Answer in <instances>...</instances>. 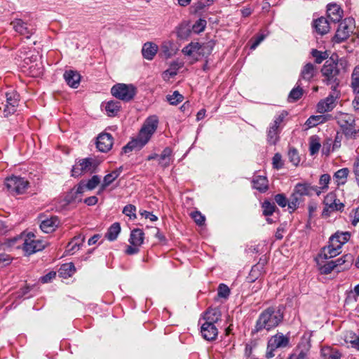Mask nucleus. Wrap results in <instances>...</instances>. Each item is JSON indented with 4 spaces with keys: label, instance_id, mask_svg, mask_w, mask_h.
<instances>
[{
    "label": "nucleus",
    "instance_id": "nucleus-26",
    "mask_svg": "<svg viewBox=\"0 0 359 359\" xmlns=\"http://www.w3.org/2000/svg\"><path fill=\"white\" fill-rule=\"evenodd\" d=\"M158 51V46L154 43H145L142 49L143 57L149 60L154 58Z\"/></svg>",
    "mask_w": 359,
    "mask_h": 359
},
{
    "label": "nucleus",
    "instance_id": "nucleus-51",
    "mask_svg": "<svg viewBox=\"0 0 359 359\" xmlns=\"http://www.w3.org/2000/svg\"><path fill=\"white\" fill-rule=\"evenodd\" d=\"M181 67V65L177 62H172L170 68L164 72V76H169V78L173 77L177 75L179 69Z\"/></svg>",
    "mask_w": 359,
    "mask_h": 359
},
{
    "label": "nucleus",
    "instance_id": "nucleus-55",
    "mask_svg": "<svg viewBox=\"0 0 359 359\" xmlns=\"http://www.w3.org/2000/svg\"><path fill=\"white\" fill-rule=\"evenodd\" d=\"M352 260H353L352 255L350 254H346L335 260H333V262H334V264H335V267L337 269L338 266H341V265L344 264L346 262L351 263L352 262Z\"/></svg>",
    "mask_w": 359,
    "mask_h": 359
},
{
    "label": "nucleus",
    "instance_id": "nucleus-48",
    "mask_svg": "<svg viewBox=\"0 0 359 359\" xmlns=\"http://www.w3.org/2000/svg\"><path fill=\"white\" fill-rule=\"evenodd\" d=\"M263 215L265 216H271L275 211L276 205L273 203L265 201L262 203Z\"/></svg>",
    "mask_w": 359,
    "mask_h": 359
},
{
    "label": "nucleus",
    "instance_id": "nucleus-15",
    "mask_svg": "<svg viewBox=\"0 0 359 359\" xmlns=\"http://www.w3.org/2000/svg\"><path fill=\"white\" fill-rule=\"evenodd\" d=\"M83 193V187L78 184L65 195L64 200L67 204L79 203L82 201Z\"/></svg>",
    "mask_w": 359,
    "mask_h": 359
},
{
    "label": "nucleus",
    "instance_id": "nucleus-12",
    "mask_svg": "<svg viewBox=\"0 0 359 359\" xmlns=\"http://www.w3.org/2000/svg\"><path fill=\"white\" fill-rule=\"evenodd\" d=\"M113 144L114 138L109 133H102L97 137L96 147L101 152L107 153L110 151Z\"/></svg>",
    "mask_w": 359,
    "mask_h": 359
},
{
    "label": "nucleus",
    "instance_id": "nucleus-30",
    "mask_svg": "<svg viewBox=\"0 0 359 359\" xmlns=\"http://www.w3.org/2000/svg\"><path fill=\"white\" fill-rule=\"evenodd\" d=\"M172 151L170 147H165L158 158V164L162 168H168L172 160Z\"/></svg>",
    "mask_w": 359,
    "mask_h": 359
},
{
    "label": "nucleus",
    "instance_id": "nucleus-27",
    "mask_svg": "<svg viewBox=\"0 0 359 359\" xmlns=\"http://www.w3.org/2000/svg\"><path fill=\"white\" fill-rule=\"evenodd\" d=\"M253 188L261 193L266 192L269 189L268 180L264 176L257 175L252 180Z\"/></svg>",
    "mask_w": 359,
    "mask_h": 359
},
{
    "label": "nucleus",
    "instance_id": "nucleus-56",
    "mask_svg": "<svg viewBox=\"0 0 359 359\" xmlns=\"http://www.w3.org/2000/svg\"><path fill=\"white\" fill-rule=\"evenodd\" d=\"M191 216L198 225L202 226L204 224L205 218L199 211L192 212Z\"/></svg>",
    "mask_w": 359,
    "mask_h": 359
},
{
    "label": "nucleus",
    "instance_id": "nucleus-46",
    "mask_svg": "<svg viewBox=\"0 0 359 359\" xmlns=\"http://www.w3.org/2000/svg\"><path fill=\"white\" fill-rule=\"evenodd\" d=\"M262 271H263L262 270V265H260V264L254 265L252 267L251 271L249 274V277H248L249 281L254 282L255 280H257L259 278V276L262 274Z\"/></svg>",
    "mask_w": 359,
    "mask_h": 359
},
{
    "label": "nucleus",
    "instance_id": "nucleus-3",
    "mask_svg": "<svg viewBox=\"0 0 359 359\" xmlns=\"http://www.w3.org/2000/svg\"><path fill=\"white\" fill-rule=\"evenodd\" d=\"M137 92V88L133 84L118 83L111 88V93L114 97L126 102L133 100Z\"/></svg>",
    "mask_w": 359,
    "mask_h": 359
},
{
    "label": "nucleus",
    "instance_id": "nucleus-6",
    "mask_svg": "<svg viewBox=\"0 0 359 359\" xmlns=\"http://www.w3.org/2000/svg\"><path fill=\"white\" fill-rule=\"evenodd\" d=\"M286 115L287 114L285 111H283L281 114L276 116L273 123L269 125L266 130V140L269 144L275 145L279 141V135L282 130L280 124L283 121Z\"/></svg>",
    "mask_w": 359,
    "mask_h": 359
},
{
    "label": "nucleus",
    "instance_id": "nucleus-42",
    "mask_svg": "<svg viewBox=\"0 0 359 359\" xmlns=\"http://www.w3.org/2000/svg\"><path fill=\"white\" fill-rule=\"evenodd\" d=\"M301 201L302 196L293 191L288 199V208L291 210V212L294 211L299 207Z\"/></svg>",
    "mask_w": 359,
    "mask_h": 359
},
{
    "label": "nucleus",
    "instance_id": "nucleus-37",
    "mask_svg": "<svg viewBox=\"0 0 359 359\" xmlns=\"http://www.w3.org/2000/svg\"><path fill=\"white\" fill-rule=\"evenodd\" d=\"M317 264L322 274H330L333 270L336 269L333 260L330 262H323L317 260Z\"/></svg>",
    "mask_w": 359,
    "mask_h": 359
},
{
    "label": "nucleus",
    "instance_id": "nucleus-52",
    "mask_svg": "<svg viewBox=\"0 0 359 359\" xmlns=\"http://www.w3.org/2000/svg\"><path fill=\"white\" fill-rule=\"evenodd\" d=\"M351 86L353 90L358 89L359 86V65L356 66L351 75Z\"/></svg>",
    "mask_w": 359,
    "mask_h": 359
},
{
    "label": "nucleus",
    "instance_id": "nucleus-43",
    "mask_svg": "<svg viewBox=\"0 0 359 359\" xmlns=\"http://www.w3.org/2000/svg\"><path fill=\"white\" fill-rule=\"evenodd\" d=\"M321 145L318 137H311L309 142V151L311 156L318 153Z\"/></svg>",
    "mask_w": 359,
    "mask_h": 359
},
{
    "label": "nucleus",
    "instance_id": "nucleus-31",
    "mask_svg": "<svg viewBox=\"0 0 359 359\" xmlns=\"http://www.w3.org/2000/svg\"><path fill=\"white\" fill-rule=\"evenodd\" d=\"M331 117L330 115H316L311 116L306 121L305 126H307V128H311L318 126V124L323 123L326 122L329 118Z\"/></svg>",
    "mask_w": 359,
    "mask_h": 359
},
{
    "label": "nucleus",
    "instance_id": "nucleus-38",
    "mask_svg": "<svg viewBox=\"0 0 359 359\" xmlns=\"http://www.w3.org/2000/svg\"><path fill=\"white\" fill-rule=\"evenodd\" d=\"M121 109V103L118 101H109L106 104L105 110L109 116H115Z\"/></svg>",
    "mask_w": 359,
    "mask_h": 359
},
{
    "label": "nucleus",
    "instance_id": "nucleus-5",
    "mask_svg": "<svg viewBox=\"0 0 359 359\" xmlns=\"http://www.w3.org/2000/svg\"><path fill=\"white\" fill-rule=\"evenodd\" d=\"M29 182L19 176H11L5 179L4 186L12 195L22 194L29 187Z\"/></svg>",
    "mask_w": 359,
    "mask_h": 359
},
{
    "label": "nucleus",
    "instance_id": "nucleus-64",
    "mask_svg": "<svg viewBox=\"0 0 359 359\" xmlns=\"http://www.w3.org/2000/svg\"><path fill=\"white\" fill-rule=\"evenodd\" d=\"M81 246H79L77 243H74L73 241H70L67 246V251L73 255L76 251L79 250Z\"/></svg>",
    "mask_w": 359,
    "mask_h": 359
},
{
    "label": "nucleus",
    "instance_id": "nucleus-40",
    "mask_svg": "<svg viewBox=\"0 0 359 359\" xmlns=\"http://www.w3.org/2000/svg\"><path fill=\"white\" fill-rule=\"evenodd\" d=\"M34 245L33 247H26L27 248V255H29L33 253H35L38 251H41L43 250L47 245V243L41 240H34Z\"/></svg>",
    "mask_w": 359,
    "mask_h": 359
},
{
    "label": "nucleus",
    "instance_id": "nucleus-7",
    "mask_svg": "<svg viewBox=\"0 0 359 359\" xmlns=\"http://www.w3.org/2000/svg\"><path fill=\"white\" fill-rule=\"evenodd\" d=\"M289 341L290 338L280 332L271 337L267 343L266 357L267 358L274 357V351L278 348H285L289 344Z\"/></svg>",
    "mask_w": 359,
    "mask_h": 359
},
{
    "label": "nucleus",
    "instance_id": "nucleus-1",
    "mask_svg": "<svg viewBox=\"0 0 359 359\" xmlns=\"http://www.w3.org/2000/svg\"><path fill=\"white\" fill-rule=\"evenodd\" d=\"M283 320V307L270 306L264 310L259 316L255 328L252 330L254 334L266 329L270 330L276 327Z\"/></svg>",
    "mask_w": 359,
    "mask_h": 359
},
{
    "label": "nucleus",
    "instance_id": "nucleus-49",
    "mask_svg": "<svg viewBox=\"0 0 359 359\" xmlns=\"http://www.w3.org/2000/svg\"><path fill=\"white\" fill-rule=\"evenodd\" d=\"M350 334L351 336L349 337L348 336L346 337V342L349 343L353 348L359 352V336L353 332H351Z\"/></svg>",
    "mask_w": 359,
    "mask_h": 359
},
{
    "label": "nucleus",
    "instance_id": "nucleus-20",
    "mask_svg": "<svg viewBox=\"0 0 359 359\" xmlns=\"http://www.w3.org/2000/svg\"><path fill=\"white\" fill-rule=\"evenodd\" d=\"M63 76L69 86L73 88H77L79 87L81 81V76L76 71H66L64 73Z\"/></svg>",
    "mask_w": 359,
    "mask_h": 359
},
{
    "label": "nucleus",
    "instance_id": "nucleus-23",
    "mask_svg": "<svg viewBox=\"0 0 359 359\" xmlns=\"http://www.w3.org/2000/svg\"><path fill=\"white\" fill-rule=\"evenodd\" d=\"M59 224V220L57 217H52L49 219H46L40 224V229L42 231L49 233L55 231V228Z\"/></svg>",
    "mask_w": 359,
    "mask_h": 359
},
{
    "label": "nucleus",
    "instance_id": "nucleus-21",
    "mask_svg": "<svg viewBox=\"0 0 359 359\" xmlns=\"http://www.w3.org/2000/svg\"><path fill=\"white\" fill-rule=\"evenodd\" d=\"M335 97L333 95H329L325 100L320 101L317 104V111L319 113H325L332 111L335 107Z\"/></svg>",
    "mask_w": 359,
    "mask_h": 359
},
{
    "label": "nucleus",
    "instance_id": "nucleus-39",
    "mask_svg": "<svg viewBox=\"0 0 359 359\" xmlns=\"http://www.w3.org/2000/svg\"><path fill=\"white\" fill-rule=\"evenodd\" d=\"M75 270L74 264L70 262L62 264L60 268L59 273L62 277H70L74 274Z\"/></svg>",
    "mask_w": 359,
    "mask_h": 359
},
{
    "label": "nucleus",
    "instance_id": "nucleus-58",
    "mask_svg": "<svg viewBox=\"0 0 359 359\" xmlns=\"http://www.w3.org/2000/svg\"><path fill=\"white\" fill-rule=\"evenodd\" d=\"M276 203L281 208H285L288 205V199L283 194H276L274 197Z\"/></svg>",
    "mask_w": 359,
    "mask_h": 359
},
{
    "label": "nucleus",
    "instance_id": "nucleus-28",
    "mask_svg": "<svg viewBox=\"0 0 359 359\" xmlns=\"http://www.w3.org/2000/svg\"><path fill=\"white\" fill-rule=\"evenodd\" d=\"M349 172L350 171L347 168H341L334 172L333 178L337 187L346 183Z\"/></svg>",
    "mask_w": 359,
    "mask_h": 359
},
{
    "label": "nucleus",
    "instance_id": "nucleus-53",
    "mask_svg": "<svg viewBox=\"0 0 359 359\" xmlns=\"http://www.w3.org/2000/svg\"><path fill=\"white\" fill-rule=\"evenodd\" d=\"M230 294V289L229 287L224 284H219L217 289V295L219 297L227 299Z\"/></svg>",
    "mask_w": 359,
    "mask_h": 359
},
{
    "label": "nucleus",
    "instance_id": "nucleus-62",
    "mask_svg": "<svg viewBox=\"0 0 359 359\" xmlns=\"http://www.w3.org/2000/svg\"><path fill=\"white\" fill-rule=\"evenodd\" d=\"M55 277H56V272L55 271H50L45 276H41L40 278V281L42 283H47L48 282H50Z\"/></svg>",
    "mask_w": 359,
    "mask_h": 359
},
{
    "label": "nucleus",
    "instance_id": "nucleus-19",
    "mask_svg": "<svg viewBox=\"0 0 359 359\" xmlns=\"http://www.w3.org/2000/svg\"><path fill=\"white\" fill-rule=\"evenodd\" d=\"M313 27L316 32L320 35L327 34L330 29V22L327 18L324 17L318 18L313 20Z\"/></svg>",
    "mask_w": 359,
    "mask_h": 359
},
{
    "label": "nucleus",
    "instance_id": "nucleus-61",
    "mask_svg": "<svg viewBox=\"0 0 359 359\" xmlns=\"http://www.w3.org/2000/svg\"><path fill=\"white\" fill-rule=\"evenodd\" d=\"M337 200L338 198H337L335 194L332 192L327 194L323 201L324 207H327L330 203L332 204Z\"/></svg>",
    "mask_w": 359,
    "mask_h": 359
},
{
    "label": "nucleus",
    "instance_id": "nucleus-34",
    "mask_svg": "<svg viewBox=\"0 0 359 359\" xmlns=\"http://www.w3.org/2000/svg\"><path fill=\"white\" fill-rule=\"evenodd\" d=\"M100 183V178L98 175H93L87 182L81 180L79 184L83 187V190L85 192L86 190H93Z\"/></svg>",
    "mask_w": 359,
    "mask_h": 359
},
{
    "label": "nucleus",
    "instance_id": "nucleus-45",
    "mask_svg": "<svg viewBox=\"0 0 359 359\" xmlns=\"http://www.w3.org/2000/svg\"><path fill=\"white\" fill-rule=\"evenodd\" d=\"M183 95H181L178 91L175 90L172 95H168L166 99L168 102L172 105H177L183 100Z\"/></svg>",
    "mask_w": 359,
    "mask_h": 359
},
{
    "label": "nucleus",
    "instance_id": "nucleus-32",
    "mask_svg": "<svg viewBox=\"0 0 359 359\" xmlns=\"http://www.w3.org/2000/svg\"><path fill=\"white\" fill-rule=\"evenodd\" d=\"M220 318L221 313L219 309H208L205 313L204 320L206 323L215 325V323L220 320Z\"/></svg>",
    "mask_w": 359,
    "mask_h": 359
},
{
    "label": "nucleus",
    "instance_id": "nucleus-10",
    "mask_svg": "<svg viewBox=\"0 0 359 359\" xmlns=\"http://www.w3.org/2000/svg\"><path fill=\"white\" fill-rule=\"evenodd\" d=\"M35 237L33 233H28L27 234L26 238H24L23 236L20 235L17 237H14L11 239H8L6 244L9 247H13L18 242H20L21 244L16 245L17 248H20L22 245V250L25 251L27 255V248L26 247H33L34 245V238Z\"/></svg>",
    "mask_w": 359,
    "mask_h": 359
},
{
    "label": "nucleus",
    "instance_id": "nucleus-33",
    "mask_svg": "<svg viewBox=\"0 0 359 359\" xmlns=\"http://www.w3.org/2000/svg\"><path fill=\"white\" fill-rule=\"evenodd\" d=\"M144 233L140 229H135L131 231L129 242L133 245L140 246L144 241Z\"/></svg>",
    "mask_w": 359,
    "mask_h": 359
},
{
    "label": "nucleus",
    "instance_id": "nucleus-13",
    "mask_svg": "<svg viewBox=\"0 0 359 359\" xmlns=\"http://www.w3.org/2000/svg\"><path fill=\"white\" fill-rule=\"evenodd\" d=\"M11 25L16 32L25 36L27 39H29L35 32L33 26L25 22L21 19L15 20L11 22Z\"/></svg>",
    "mask_w": 359,
    "mask_h": 359
},
{
    "label": "nucleus",
    "instance_id": "nucleus-11",
    "mask_svg": "<svg viewBox=\"0 0 359 359\" xmlns=\"http://www.w3.org/2000/svg\"><path fill=\"white\" fill-rule=\"evenodd\" d=\"M6 103L4 106V114L5 116H8L15 112L16 108L18 106L19 95L14 92L6 93Z\"/></svg>",
    "mask_w": 359,
    "mask_h": 359
},
{
    "label": "nucleus",
    "instance_id": "nucleus-47",
    "mask_svg": "<svg viewBox=\"0 0 359 359\" xmlns=\"http://www.w3.org/2000/svg\"><path fill=\"white\" fill-rule=\"evenodd\" d=\"M331 181V177L329 174L325 173L320 175L319 179V189L323 191H325L329 188V184Z\"/></svg>",
    "mask_w": 359,
    "mask_h": 359
},
{
    "label": "nucleus",
    "instance_id": "nucleus-36",
    "mask_svg": "<svg viewBox=\"0 0 359 359\" xmlns=\"http://www.w3.org/2000/svg\"><path fill=\"white\" fill-rule=\"evenodd\" d=\"M121 231V226L118 222L114 223L108 229L107 232L105 234V238L110 241H113L116 239L118 235Z\"/></svg>",
    "mask_w": 359,
    "mask_h": 359
},
{
    "label": "nucleus",
    "instance_id": "nucleus-24",
    "mask_svg": "<svg viewBox=\"0 0 359 359\" xmlns=\"http://www.w3.org/2000/svg\"><path fill=\"white\" fill-rule=\"evenodd\" d=\"M304 85L303 83L297 81L296 86L291 90L287 97V101L289 102H296L302 97L304 94Z\"/></svg>",
    "mask_w": 359,
    "mask_h": 359
},
{
    "label": "nucleus",
    "instance_id": "nucleus-59",
    "mask_svg": "<svg viewBox=\"0 0 359 359\" xmlns=\"http://www.w3.org/2000/svg\"><path fill=\"white\" fill-rule=\"evenodd\" d=\"M170 47L171 43L170 42H163L161 46V51L165 57H170L173 54Z\"/></svg>",
    "mask_w": 359,
    "mask_h": 359
},
{
    "label": "nucleus",
    "instance_id": "nucleus-17",
    "mask_svg": "<svg viewBox=\"0 0 359 359\" xmlns=\"http://www.w3.org/2000/svg\"><path fill=\"white\" fill-rule=\"evenodd\" d=\"M201 332L203 337L208 341L215 339L218 334V330L216 326L206 322L201 325Z\"/></svg>",
    "mask_w": 359,
    "mask_h": 359
},
{
    "label": "nucleus",
    "instance_id": "nucleus-8",
    "mask_svg": "<svg viewBox=\"0 0 359 359\" xmlns=\"http://www.w3.org/2000/svg\"><path fill=\"white\" fill-rule=\"evenodd\" d=\"M158 124V119L156 116H151L146 119L137 135L143 143L147 144L156 132Z\"/></svg>",
    "mask_w": 359,
    "mask_h": 359
},
{
    "label": "nucleus",
    "instance_id": "nucleus-4",
    "mask_svg": "<svg viewBox=\"0 0 359 359\" xmlns=\"http://www.w3.org/2000/svg\"><path fill=\"white\" fill-rule=\"evenodd\" d=\"M337 123L347 138H355L359 130L355 129V117L350 114L340 113L337 116Z\"/></svg>",
    "mask_w": 359,
    "mask_h": 359
},
{
    "label": "nucleus",
    "instance_id": "nucleus-22",
    "mask_svg": "<svg viewBox=\"0 0 359 359\" xmlns=\"http://www.w3.org/2000/svg\"><path fill=\"white\" fill-rule=\"evenodd\" d=\"M341 253V250L337 248V246L333 245H327L323 247L318 255L319 259H328L334 257Z\"/></svg>",
    "mask_w": 359,
    "mask_h": 359
},
{
    "label": "nucleus",
    "instance_id": "nucleus-9",
    "mask_svg": "<svg viewBox=\"0 0 359 359\" xmlns=\"http://www.w3.org/2000/svg\"><path fill=\"white\" fill-rule=\"evenodd\" d=\"M354 28V20L351 18H345L340 23L337 29L332 41L335 43H341L347 39L353 32Z\"/></svg>",
    "mask_w": 359,
    "mask_h": 359
},
{
    "label": "nucleus",
    "instance_id": "nucleus-25",
    "mask_svg": "<svg viewBox=\"0 0 359 359\" xmlns=\"http://www.w3.org/2000/svg\"><path fill=\"white\" fill-rule=\"evenodd\" d=\"M344 208V204L338 199L332 204L330 203L327 207H324L322 212V217L325 218L329 217L332 212L336 211L342 212Z\"/></svg>",
    "mask_w": 359,
    "mask_h": 359
},
{
    "label": "nucleus",
    "instance_id": "nucleus-29",
    "mask_svg": "<svg viewBox=\"0 0 359 359\" xmlns=\"http://www.w3.org/2000/svg\"><path fill=\"white\" fill-rule=\"evenodd\" d=\"M146 144L143 143L142 141L137 137L130 141L126 146L122 149V153L127 154L132 151L133 150H140L143 148Z\"/></svg>",
    "mask_w": 359,
    "mask_h": 359
},
{
    "label": "nucleus",
    "instance_id": "nucleus-2",
    "mask_svg": "<svg viewBox=\"0 0 359 359\" xmlns=\"http://www.w3.org/2000/svg\"><path fill=\"white\" fill-rule=\"evenodd\" d=\"M345 60H338V56L333 55L326 60L321 69L322 75L324 77L323 81L330 86L333 90H336L339 84V76L341 71L345 68Z\"/></svg>",
    "mask_w": 359,
    "mask_h": 359
},
{
    "label": "nucleus",
    "instance_id": "nucleus-63",
    "mask_svg": "<svg viewBox=\"0 0 359 359\" xmlns=\"http://www.w3.org/2000/svg\"><path fill=\"white\" fill-rule=\"evenodd\" d=\"M273 168H275L276 169H279V168H282V166H283L282 156L280 154L277 153L273 156Z\"/></svg>",
    "mask_w": 359,
    "mask_h": 359
},
{
    "label": "nucleus",
    "instance_id": "nucleus-44",
    "mask_svg": "<svg viewBox=\"0 0 359 359\" xmlns=\"http://www.w3.org/2000/svg\"><path fill=\"white\" fill-rule=\"evenodd\" d=\"M311 55L315 60V62L317 64H320L323 61L327 58L328 54L326 51H320L317 49H312L311 52Z\"/></svg>",
    "mask_w": 359,
    "mask_h": 359
},
{
    "label": "nucleus",
    "instance_id": "nucleus-18",
    "mask_svg": "<svg viewBox=\"0 0 359 359\" xmlns=\"http://www.w3.org/2000/svg\"><path fill=\"white\" fill-rule=\"evenodd\" d=\"M208 47H210L212 48V46H210L209 43L207 44L201 45V43H199L198 42H196V43L191 42V43H189V45H187L182 49V53L184 55H189V56L191 55L194 53H198L199 55H201V54L203 55L205 53V52H204L205 49Z\"/></svg>",
    "mask_w": 359,
    "mask_h": 359
},
{
    "label": "nucleus",
    "instance_id": "nucleus-14",
    "mask_svg": "<svg viewBox=\"0 0 359 359\" xmlns=\"http://www.w3.org/2000/svg\"><path fill=\"white\" fill-rule=\"evenodd\" d=\"M317 73V67L312 63H306L302 69L298 81L309 84Z\"/></svg>",
    "mask_w": 359,
    "mask_h": 359
},
{
    "label": "nucleus",
    "instance_id": "nucleus-35",
    "mask_svg": "<svg viewBox=\"0 0 359 359\" xmlns=\"http://www.w3.org/2000/svg\"><path fill=\"white\" fill-rule=\"evenodd\" d=\"M79 165L81 167V170L83 171L84 173L89 172L93 173L95 172V161L91 158H86L81 159L78 161Z\"/></svg>",
    "mask_w": 359,
    "mask_h": 359
},
{
    "label": "nucleus",
    "instance_id": "nucleus-57",
    "mask_svg": "<svg viewBox=\"0 0 359 359\" xmlns=\"http://www.w3.org/2000/svg\"><path fill=\"white\" fill-rule=\"evenodd\" d=\"M206 20L203 19H199L193 25V30L196 33H200L203 32L206 27Z\"/></svg>",
    "mask_w": 359,
    "mask_h": 359
},
{
    "label": "nucleus",
    "instance_id": "nucleus-50",
    "mask_svg": "<svg viewBox=\"0 0 359 359\" xmlns=\"http://www.w3.org/2000/svg\"><path fill=\"white\" fill-rule=\"evenodd\" d=\"M288 158L290 159V161L294 165H297L300 162V158L299 156L297 150L294 148L290 149L288 151Z\"/></svg>",
    "mask_w": 359,
    "mask_h": 359
},
{
    "label": "nucleus",
    "instance_id": "nucleus-41",
    "mask_svg": "<svg viewBox=\"0 0 359 359\" xmlns=\"http://www.w3.org/2000/svg\"><path fill=\"white\" fill-rule=\"evenodd\" d=\"M311 191V186L309 184H297L294 189V191L297 194L300 196H308L310 194V191Z\"/></svg>",
    "mask_w": 359,
    "mask_h": 359
},
{
    "label": "nucleus",
    "instance_id": "nucleus-16",
    "mask_svg": "<svg viewBox=\"0 0 359 359\" xmlns=\"http://www.w3.org/2000/svg\"><path fill=\"white\" fill-rule=\"evenodd\" d=\"M327 15L332 22H339L343 17V10L336 4H329L327 6Z\"/></svg>",
    "mask_w": 359,
    "mask_h": 359
},
{
    "label": "nucleus",
    "instance_id": "nucleus-54",
    "mask_svg": "<svg viewBox=\"0 0 359 359\" xmlns=\"http://www.w3.org/2000/svg\"><path fill=\"white\" fill-rule=\"evenodd\" d=\"M136 207L134 205L129 204L123 208V213L130 219L136 218Z\"/></svg>",
    "mask_w": 359,
    "mask_h": 359
},
{
    "label": "nucleus",
    "instance_id": "nucleus-60",
    "mask_svg": "<svg viewBox=\"0 0 359 359\" xmlns=\"http://www.w3.org/2000/svg\"><path fill=\"white\" fill-rule=\"evenodd\" d=\"M334 234H338L337 238L338 240H339L340 242H341V245L347 243L351 237V233L348 231H337Z\"/></svg>",
    "mask_w": 359,
    "mask_h": 359
}]
</instances>
